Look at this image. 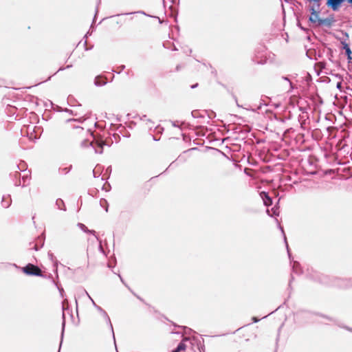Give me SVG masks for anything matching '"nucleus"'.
Here are the masks:
<instances>
[{
	"instance_id": "10",
	"label": "nucleus",
	"mask_w": 352,
	"mask_h": 352,
	"mask_svg": "<svg viewBox=\"0 0 352 352\" xmlns=\"http://www.w3.org/2000/svg\"><path fill=\"white\" fill-rule=\"evenodd\" d=\"M78 226L80 227V228L81 230H84V231H85V230L87 229V228L85 227V225H83V224H82V223H80V224H78Z\"/></svg>"
},
{
	"instance_id": "7",
	"label": "nucleus",
	"mask_w": 352,
	"mask_h": 352,
	"mask_svg": "<svg viewBox=\"0 0 352 352\" xmlns=\"http://www.w3.org/2000/svg\"><path fill=\"white\" fill-rule=\"evenodd\" d=\"M262 197L263 199V201L265 206H269L272 205V199L268 196V195L265 192L261 193Z\"/></svg>"
},
{
	"instance_id": "5",
	"label": "nucleus",
	"mask_w": 352,
	"mask_h": 352,
	"mask_svg": "<svg viewBox=\"0 0 352 352\" xmlns=\"http://www.w3.org/2000/svg\"><path fill=\"white\" fill-rule=\"evenodd\" d=\"M343 48L345 50L346 54L347 55L348 61L350 63L351 61V50L346 43H342Z\"/></svg>"
},
{
	"instance_id": "9",
	"label": "nucleus",
	"mask_w": 352,
	"mask_h": 352,
	"mask_svg": "<svg viewBox=\"0 0 352 352\" xmlns=\"http://www.w3.org/2000/svg\"><path fill=\"white\" fill-rule=\"evenodd\" d=\"M100 318L101 319V321L107 324L108 323V318H107L106 316H104V314H101L100 316Z\"/></svg>"
},
{
	"instance_id": "4",
	"label": "nucleus",
	"mask_w": 352,
	"mask_h": 352,
	"mask_svg": "<svg viewBox=\"0 0 352 352\" xmlns=\"http://www.w3.org/2000/svg\"><path fill=\"white\" fill-rule=\"evenodd\" d=\"M343 1L344 0H327V5L331 8L333 10L336 11L339 9Z\"/></svg>"
},
{
	"instance_id": "13",
	"label": "nucleus",
	"mask_w": 352,
	"mask_h": 352,
	"mask_svg": "<svg viewBox=\"0 0 352 352\" xmlns=\"http://www.w3.org/2000/svg\"><path fill=\"white\" fill-rule=\"evenodd\" d=\"M351 3H352V1Z\"/></svg>"
},
{
	"instance_id": "12",
	"label": "nucleus",
	"mask_w": 352,
	"mask_h": 352,
	"mask_svg": "<svg viewBox=\"0 0 352 352\" xmlns=\"http://www.w3.org/2000/svg\"><path fill=\"white\" fill-rule=\"evenodd\" d=\"M98 145H99V146H100L101 148L102 147V144H101V143H99V144H98Z\"/></svg>"
},
{
	"instance_id": "3",
	"label": "nucleus",
	"mask_w": 352,
	"mask_h": 352,
	"mask_svg": "<svg viewBox=\"0 0 352 352\" xmlns=\"http://www.w3.org/2000/svg\"><path fill=\"white\" fill-rule=\"evenodd\" d=\"M309 21L318 25H322L324 23V21L319 18V13L316 12L314 8L311 9V13L309 16Z\"/></svg>"
},
{
	"instance_id": "2",
	"label": "nucleus",
	"mask_w": 352,
	"mask_h": 352,
	"mask_svg": "<svg viewBox=\"0 0 352 352\" xmlns=\"http://www.w3.org/2000/svg\"><path fill=\"white\" fill-rule=\"evenodd\" d=\"M22 272L29 276H42L41 270L36 265L29 263L22 268Z\"/></svg>"
},
{
	"instance_id": "8",
	"label": "nucleus",
	"mask_w": 352,
	"mask_h": 352,
	"mask_svg": "<svg viewBox=\"0 0 352 352\" xmlns=\"http://www.w3.org/2000/svg\"><path fill=\"white\" fill-rule=\"evenodd\" d=\"M96 84L98 85H102L105 84V82L104 81V80L102 78L98 77L96 78Z\"/></svg>"
},
{
	"instance_id": "6",
	"label": "nucleus",
	"mask_w": 352,
	"mask_h": 352,
	"mask_svg": "<svg viewBox=\"0 0 352 352\" xmlns=\"http://www.w3.org/2000/svg\"><path fill=\"white\" fill-rule=\"evenodd\" d=\"M187 349V345L184 342H181L175 350L172 352H186Z\"/></svg>"
},
{
	"instance_id": "1",
	"label": "nucleus",
	"mask_w": 352,
	"mask_h": 352,
	"mask_svg": "<svg viewBox=\"0 0 352 352\" xmlns=\"http://www.w3.org/2000/svg\"><path fill=\"white\" fill-rule=\"evenodd\" d=\"M234 334L235 341L239 342H241L243 341L248 342L254 335L252 329L246 328H241L237 329Z\"/></svg>"
},
{
	"instance_id": "11",
	"label": "nucleus",
	"mask_w": 352,
	"mask_h": 352,
	"mask_svg": "<svg viewBox=\"0 0 352 352\" xmlns=\"http://www.w3.org/2000/svg\"><path fill=\"white\" fill-rule=\"evenodd\" d=\"M59 202H62V200H60V201L57 200V201H56V204H59Z\"/></svg>"
}]
</instances>
